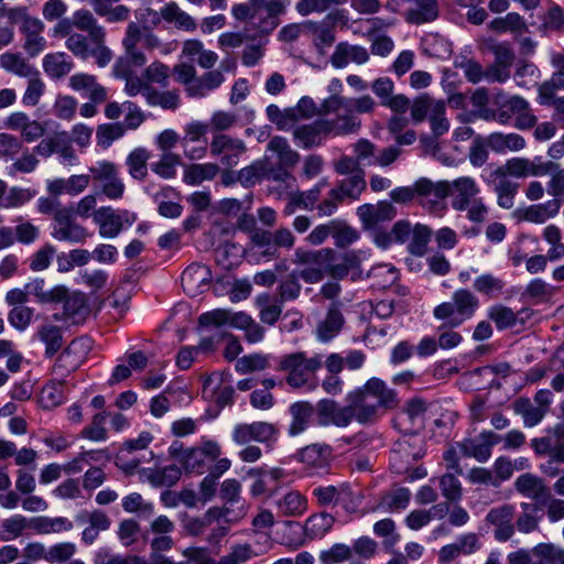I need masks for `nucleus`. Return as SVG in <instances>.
Masks as SVG:
<instances>
[{"label": "nucleus", "instance_id": "f257e3e1", "mask_svg": "<svg viewBox=\"0 0 564 564\" xmlns=\"http://www.w3.org/2000/svg\"><path fill=\"white\" fill-rule=\"evenodd\" d=\"M323 366V356L307 357L303 351L284 355L280 358L279 370L286 373L285 381L292 388H315L316 372Z\"/></svg>", "mask_w": 564, "mask_h": 564}, {"label": "nucleus", "instance_id": "f03ea898", "mask_svg": "<svg viewBox=\"0 0 564 564\" xmlns=\"http://www.w3.org/2000/svg\"><path fill=\"white\" fill-rule=\"evenodd\" d=\"M169 454L186 473L202 475L207 463L214 462L221 455V447L213 440H204L193 447H184L182 443L174 442L169 447Z\"/></svg>", "mask_w": 564, "mask_h": 564}, {"label": "nucleus", "instance_id": "7ed1b4c3", "mask_svg": "<svg viewBox=\"0 0 564 564\" xmlns=\"http://www.w3.org/2000/svg\"><path fill=\"white\" fill-rule=\"evenodd\" d=\"M11 24L19 25L23 36V50L30 57L39 56L46 48V39L43 36L45 25L42 20L32 17L25 7L10 8L6 12Z\"/></svg>", "mask_w": 564, "mask_h": 564}, {"label": "nucleus", "instance_id": "20e7f679", "mask_svg": "<svg viewBox=\"0 0 564 564\" xmlns=\"http://www.w3.org/2000/svg\"><path fill=\"white\" fill-rule=\"evenodd\" d=\"M479 306L477 296L467 289L456 290L452 302H443L434 307L433 316L446 322L448 327H458L470 319Z\"/></svg>", "mask_w": 564, "mask_h": 564}, {"label": "nucleus", "instance_id": "39448f33", "mask_svg": "<svg viewBox=\"0 0 564 564\" xmlns=\"http://www.w3.org/2000/svg\"><path fill=\"white\" fill-rule=\"evenodd\" d=\"M209 151L213 156L219 159L224 167L232 169L238 165L240 158L246 153L247 145L241 139L225 133H215L209 143Z\"/></svg>", "mask_w": 564, "mask_h": 564}, {"label": "nucleus", "instance_id": "423d86ee", "mask_svg": "<svg viewBox=\"0 0 564 564\" xmlns=\"http://www.w3.org/2000/svg\"><path fill=\"white\" fill-rule=\"evenodd\" d=\"M93 219L98 225L102 238H115L123 229L124 224L132 225L137 216L128 210L117 212L110 206H104L93 213Z\"/></svg>", "mask_w": 564, "mask_h": 564}, {"label": "nucleus", "instance_id": "0eeeda50", "mask_svg": "<svg viewBox=\"0 0 564 564\" xmlns=\"http://www.w3.org/2000/svg\"><path fill=\"white\" fill-rule=\"evenodd\" d=\"M90 350V343L86 338L73 340L68 347L58 356L53 372L56 377H66L75 371L85 360Z\"/></svg>", "mask_w": 564, "mask_h": 564}, {"label": "nucleus", "instance_id": "6e6552de", "mask_svg": "<svg viewBox=\"0 0 564 564\" xmlns=\"http://www.w3.org/2000/svg\"><path fill=\"white\" fill-rule=\"evenodd\" d=\"M203 398L219 406H225L232 401L234 389L224 372H213L203 381Z\"/></svg>", "mask_w": 564, "mask_h": 564}, {"label": "nucleus", "instance_id": "1a4fd4ad", "mask_svg": "<svg viewBox=\"0 0 564 564\" xmlns=\"http://www.w3.org/2000/svg\"><path fill=\"white\" fill-rule=\"evenodd\" d=\"M351 108L352 113H372L377 107L375 99L369 95H362L356 98H345L339 95H332L322 104L324 115L335 113L341 108Z\"/></svg>", "mask_w": 564, "mask_h": 564}, {"label": "nucleus", "instance_id": "9d476101", "mask_svg": "<svg viewBox=\"0 0 564 564\" xmlns=\"http://www.w3.org/2000/svg\"><path fill=\"white\" fill-rule=\"evenodd\" d=\"M416 195L422 197V203L432 210L444 209L443 200L451 194V183L447 181L432 182L421 178L415 182Z\"/></svg>", "mask_w": 564, "mask_h": 564}, {"label": "nucleus", "instance_id": "9b49d317", "mask_svg": "<svg viewBox=\"0 0 564 564\" xmlns=\"http://www.w3.org/2000/svg\"><path fill=\"white\" fill-rule=\"evenodd\" d=\"M132 67H135L131 62L124 58H118L113 65V75L118 78L124 79V93L129 97H135L142 94L147 99L148 91L152 87L148 84L147 79L134 74Z\"/></svg>", "mask_w": 564, "mask_h": 564}, {"label": "nucleus", "instance_id": "f8f14e48", "mask_svg": "<svg viewBox=\"0 0 564 564\" xmlns=\"http://www.w3.org/2000/svg\"><path fill=\"white\" fill-rule=\"evenodd\" d=\"M501 436L486 431L479 434L476 438L464 440L459 444L463 455L474 457L478 462H486L491 456V448L501 441Z\"/></svg>", "mask_w": 564, "mask_h": 564}, {"label": "nucleus", "instance_id": "ddd939ff", "mask_svg": "<svg viewBox=\"0 0 564 564\" xmlns=\"http://www.w3.org/2000/svg\"><path fill=\"white\" fill-rule=\"evenodd\" d=\"M354 419L350 406L339 408L332 400H322L317 404V420L323 426L334 424L339 427L347 426Z\"/></svg>", "mask_w": 564, "mask_h": 564}, {"label": "nucleus", "instance_id": "4468645a", "mask_svg": "<svg viewBox=\"0 0 564 564\" xmlns=\"http://www.w3.org/2000/svg\"><path fill=\"white\" fill-rule=\"evenodd\" d=\"M275 435V429L267 422H254L251 424H238L232 432L234 441L243 445L251 441L269 442Z\"/></svg>", "mask_w": 564, "mask_h": 564}, {"label": "nucleus", "instance_id": "2eb2a0df", "mask_svg": "<svg viewBox=\"0 0 564 564\" xmlns=\"http://www.w3.org/2000/svg\"><path fill=\"white\" fill-rule=\"evenodd\" d=\"M357 392L386 410L393 409L398 405L395 392L389 389L382 380L377 378L368 380Z\"/></svg>", "mask_w": 564, "mask_h": 564}, {"label": "nucleus", "instance_id": "dca6fc26", "mask_svg": "<svg viewBox=\"0 0 564 564\" xmlns=\"http://www.w3.org/2000/svg\"><path fill=\"white\" fill-rule=\"evenodd\" d=\"M513 514L514 507L511 505H502L488 512L486 520L496 527L495 536L498 541H508L513 535Z\"/></svg>", "mask_w": 564, "mask_h": 564}, {"label": "nucleus", "instance_id": "f3484780", "mask_svg": "<svg viewBox=\"0 0 564 564\" xmlns=\"http://www.w3.org/2000/svg\"><path fill=\"white\" fill-rule=\"evenodd\" d=\"M68 85L74 91L86 94L93 102L101 104L107 99V89L94 75L76 73L69 77Z\"/></svg>", "mask_w": 564, "mask_h": 564}, {"label": "nucleus", "instance_id": "a211bd4d", "mask_svg": "<svg viewBox=\"0 0 564 564\" xmlns=\"http://www.w3.org/2000/svg\"><path fill=\"white\" fill-rule=\"evenodd\" d=\"M357 215L366 228H372L382 221L393 219L397 210L391 203L382 200L376 205L364 204L359 206Z\"/></svg>", "mask_w": 564, "mask_h": 564}, {"label": "nucleus", "instance_id": "6ab92c4d", "mask_svg": "<svg viewBox=\"0 0 564 564\" xmlns=\"http://www.w3.org/2000/svg\"><path fill=\"white\" fill-rule=\"evenodd\" d=\"M144 33L145 32L141 30L139 24L135 22H130L127 26L126 35L122 40L126 54L120 58H124L131 62L135 67H141L147 63L144 53L138 48V44L140 42L143 43Z\"/></svg>", "mask_w": 564, "mask_h": 564}, {"label": "nucleus", "instance_id": "aec40b11", "mask_svg": "<svg viewBox=\"0 0 564 564\" xmlns=\"http://www.w3.org/2000/svg\"><path fill=\"white\" fill-rule=\"evenodd\" d=\"M341 109L344 110V113H338L339 111H337L335 112V118L323 119L328 135H348L356 133L360 129L361 121L356 115L352 113V109L349 107Z\"/></svg>", "mask_w": 564, "mask_h": 564}, {"label": "nucleus", "instance_id": "412c9836", "mask_svg": "<svg viewBox=\"0 0 564 564\" xmlns=\"http://www.w3.org/2000/svg\"><path fill=\"white\" fill-rule=\"evenodd\" d=\"M212 279L208 267L203 264H192L182 274V285L184 291L191 296L200 294Z\"/></svg>", "mask_w": 564, "mask_h": 564}, {"label": "nucleus", "instance_id": "4be33fe9", "mask_svg": "<svg viewBox=\"0 0 564 564\" xmlns=\"http://www.w3.org/2000/svg\"><path fill=\"white\" fill-rule=\"evenodd\" d=\"M455 191L452 200V207L457 212H463L468 207V203L473 202L479 193L476 181L469 176L458 177L451 183V189Z\"/></svg>", "mask_w": 564, "mask_h": 564}, {"label": "nucleus", "instance_id": "5701e85b", "mask_svg": "<svg viewBox=\"0 0 564 564\" xmlns=\"http://www.w3.org/2000/svg\"><path fill=\"white\" fill-rule=\"evenodd\" d=\"M561 208L560 199H552L544 204L531 205L524 209L517 210L520 220L534 224H543L554 217Z\"/></svg>", "mask_w": 564, "mask_h": 564}, {"label": "nucleus", "instance_id": "b1692460", "mask_svg": "<svg viewBox=\"0 0 564 564\" xmlns=\"http://www.w3.org/2000/svg\"><path fill=\"white\" fill-rule=\"evenodd\" d=\"M294 139L303 148H312L322 144L323 140L328 137L323 119L313 123L297 127L293 132Z\"/></svg>", "mask_w": 564, "mask_h": 564}, {"label": "nucleus", "instance_id": "393cba45", "mask_svg": "<svg viewBox=\"0 0 564 564\" xmlns=\"http://www.w3.org/2000/svg\"><path fill=\"white\" fill-rule=\"evenodd\" d=\"M368 59L369 54L365 47L347 43H339L330 57L332 64L336 68H343L349 62L365 64Z\"/></svg>", "mask_w": 564, "mask_h": 564}, {"label": "nucleus", "instance_id": "a878e982", "mask_svg": "<svg viewBox=\"0 0 564 564\" xmlns=\"http://www.w3.org/2000/svg\"><path fill=\"white\" fill-rule=\"evenodd\" d=\"M161 15L163 21L173 24L178 30L193 32L197 28L195 19L174 1L167 2L161 8Z\"/></svg>", "mask_w": 564, "mask_h": 564}, {"label": "nucleus", "instance_id": "bb28decb", "mask_svg": "<svg viewBox=\"0 0 564 564\" xmlns=\"http://www.w3.org/2000/svg\"><path fill=\"white\" fill-rule=\"evenodd\" d=\"M414 6L405 13V19L409 23L421 25L431 23L438 17V2L437 0H413Z\"/></svg>", "mask_w": 564, "mask_h": 564}, {"label": "nucleus", "instance_id": "cd10ccee", "mask_svg": "<svg viewBox=\"0 0 564 564\" xmlns=\"http://www.w3.org/2000/svg\"><path fill=\"white\" fill-rule=\"evenodd\" d=\"M72 58L64 52L48 53L43 57L42 67L45 74L53 79H61L73 69Z\"/></svg>", "mask_w": 564, "mask_h": 564}, {"label": "nucleus", "instance_id": "c85d7f7f", "mask_svg": "<svg viewBox=\"0 0 564 564\" xmlns=\"http://www.w3.org/2000/svg\"><path fill=\"white\" fill-rule=\"evenodd\" d=\"M140 474L154 487H172L181 478L182 469L176 465H169L162 468H143Z\"/></svg>", "mask_w": 564, "mask_h": 564}, {"label": "nucleus", "instance_id": "c756f323", "mask_svg": "<svg viewBox=\"0 0 564 564\" xmlns=\"http://www.w3.org/2000/svg\"><path fill=\"white\" fill-rule=\"evenodd\" d=\"M275 507L283 517H301L307 510V500L300 491L290 490L275 501Z\"/></svg>", "mask_w": 564, "mask_h": 564}, {"label": "nucleus", "instance_id": "7c9ffc66", "mask_svg": "<svg viewBox=\"0 0 564 564\" xmlns=\"http://www.w3.org/2000/svg\"><path fill=\"white\" fill-rule=\"evenodd\" d=\"M28 295L32 294L40 303H62L63 297L66 295V286L56 285L51 290L45 289V281L43 279H34L25 284Z\"/></svg>", "mask_w": 564, "mask_h": 564}, {"label": "nucleus", "instance_id": "2f4dec72", "mask_svg": "<svg viewBox=\"0 0 564 564\" xmlns=\"http://www.w3.org/2000/svg\"><path fill=\"white\" fill-rule=\"evenodd\" d=\"M326 184V181L322 180L310 191L290 193V203L285 207V213L292 215L296 207L312 209L319 197L322 188L325 187Z\"/></svg>", "mask_w": 564, "mask_h": 564}, {"label": "nucleus", "instance_id": "473e14b6", "mask_svg": "<svg viewBox=\"0 0 564 564\" xmlns=\"http://www.w3.org/2000/svg\"><path fill=\"white\" fill-rule=\"evenodd\" d=\"M218 173L220 167L216 163H194L185 167L183 180L188 185H199L215 178Z\"/></svg>", "mask_w": 564, "mask_h": 564}, {"label": "nucleus", "instance_id": "72a5a7b5", "mask_svg": "<svg viewBox=\"0 0 564 564\" xmlns=\"http://www.w3.org/2000/svg\"><path fill=\"white\" fill-rule=\"evenodd\" d=\"M336 251L330 248H323L319 250H306L297 248L294 251L293 263L297 265H323L335 259Z\"/></svg>", "mask_w": 564, "mask_h": 564}, {"label": "nucleus", "instance_id": "f704fd0d", "mask_svg": "<svg viewBox=\"0 0 564 564\" xmlns=\"http://www.w3.org/2000/svg\"><path fill=\"white\" fill-rule=\"evenodd\" d=\"M73 21L77 30L87 32L90 35V42H100L106 36L104 28L98 25L97 20L88 10L75 11Z\"/></svg>", "mask_w": 564, "mask_h": 564}, {"label": "nucleus", "instance_id": "c9c22d12", "mask_svg": "<svg viewBox=\"0 0 564 564\" xmlns=\"http://www.w3.org/2000/svg\"><path fill=\"white\" fill-rule=\"evenodd\" d=\"M0 67L20 77H29L36 69L20 53L6 52L0 55Z\"/></svg>", "mask_w": 564, "mask_h": 564}, {"label": "nucleus", "instance_id": "e433bc0d", "mask_svg": "<svg viewBox=\"0 0 564 564\" xmlns=\"http://www.w3.org/2000/svg\"><path fill=\"white\" fill-rule=\"evenodd\" d=\"M495 102L498 106V119L501 123L508 122L513 116L517 117L529 106V102L520 96H513L503 100L501 93L497 94Z\"/></svg>", "mask_w": 564, "mask_h": 564}, {"label": "nucleus", "instance_id": "4c0bfd02", "mask_svg": "<svg viewBox=\"0 0 564 564\" xmlns=\"http://www.w3.org/2000/svg\"><path fill=\"white\" fill-rule=\"evenodd\" d=\"M224 83V76L220 70L205 73L202 77H196L193 85L188 87V97L202 98L208 91L219 87Z\"/></svg>", "mask_w": 564, "mask_h": 564}, {"label": "nucleus", "instance_id": "58836bf2", "mask_svg": "<svg viewBox=\"0 0 564 564\" xmlns=\"http://www.w3.org/2000/svg\"><path fill=\"white\" fill-rule=\"evenodd\" d=\"M290 412L292 415V422L290 424L289 432L291 435H297L307 427L314 414V408L310 402L301 401L292 404Z\"/></svg>", "mask_w": 564, "mask_h": 564}, {"label": "nucleus", "instance_id": "ea45409f", "mask_svg": "<svg viewBox=\"0 0 564 564\" xmlns=\"http://www.w3.org/2000/svg\"><path fill=\"white\" fill-rule=\"evenodd\" d=\"M344 317L338 308L330 307L326 318L321 322L316 328V337L321 341H328L334 338L340 330Z\"/></svg>", "mask_w": 564, "mask_h": 564}, {"label": "nucleus", "instance_id": "a19ab883", "mask_svg": "<svg viewBox=\"0 0 564 564\" xmlns=\"http://www.w3.org/2000/svg\"><path fill=\"white\" fill-rule=\"evenodd\" d=\"M300 460L308 467L322 468L328 464L330 448L327 445L312 444L304 447L300 454Z\"/></svg>", "mask_w": 564, "mask_h": 564}, {"label": "nucleus", "instance_id": "79ce46f5", "mask_svg": "<svg viewBox=\"0 0 564 564\" xmlns=\"http://www.w3.org/2000/svg\"><path fill=\"white\" fill-rule=\"evenodd\" d=\"M421 441L416 437H403L399 440L393 448L395 458L410 464L423 456L420 445Z\"/></svg>", "mask_w": 564, "mask_h": 564}, {"label": "nucleus", "instance_id": "37998d69", "mask_svg": "<svg viewBox=\"0 0 564 564\" xmlns=\"http://www.w3.org/2000/svg\"><path fill=\"white\" fill-rule=\"evenodd\" d=\"M514 487L518 492L530 499H538L545 491L543 480L529 473L519 476L514 481Z\"/></svg>", "mask_w": 564, "mask_h": 564}, {"label": "nucleus", "instance_id": "c03bdc74", "mask_svg": "<svg viewBox=\"0 0 564 564\" xmlns=\"http://www.w3.org/2000/svg\"><path fill=\"white\" fill-rule=\"evenodd\" d=\"M447 510L446 505L442 503L433 506L430 510H413L405 518V523L411 530L416 531L427 525L434 517L442 518Z\"/></svg>", "mask_w": 564, "mask_h": 564}, {"label": "nucleus", "instance_id": "a18cd8bd", "mask_svg": "<svg viewBox=\"0 0 564 564\" xmlns=\"http://www.w3.org/2000/svg\"><path fill=\"white\" fill-rule=\"evenodd\" d=\"M488 145L496 152L519 151L524 148L525 141L517 133H492L488 138Z\"/></svg>", "mask_w": 564, "mask_h": 564}, {"label": "nucleus", "instance_id": "49530a36", "mask_svg": "<svg viewBox=\"0 0 564 564\" xmlns=\"http://www.w3.org/2000/svg\"><path fill=\"white\" fill-rule=\"evenodd\" d=\"M90 180L99 184L100 189L104 185L110 183L117 176H119V169L117 164L108 160L97 161L89 169Z\"/></svg>", "mask_w": 564, "mask_h": 564}, {"label": "nucleus", "instance_id": "de8ad7c7", "mask_svg": "<svg viewBox=\"0 0 564 564\" xmlns=\"http://www.w3.org/2000/svg\"><path fill=\"white\" fill-rule=\"evenodd\" d=\"M352 403L354 405L350 408L354 411V417L362 424L375 421L378 416L379 409H382L380 405L375 404V402L366 399L358 392H356Z\"/></svg>", "mask_w": 564, "mask_h": 564}, {"label": "nucleus", "instance_id": "09e8293b", "mask_svg": "<svg viewBox=\"0 0 564 564\" xmlns=\"http://www.w3.org/2000/svg\"><path fill=\"white\" fill-rule=\"evenodd\" d=\"M52 237L58 241L78 243L84 242L89 237V234L85 227L73 220L62 227H54Z\"/></svg>", "mask_w": 564, "mask_h": 564}, {"label": "nucleus", "instance_id": "8fccbe9b", "mask_svg": "<svg viewBox=\"0 0 564 564\" xmlns=\"http://www.w3.org/2000/svg\"><path fill=\"white\" fill-rule=\"evenodd\" d=\"M147 102L150 106H159L165 110H176L180 107V93L177 90H156L152 87L148 91Z\"/></svg>", "mask_w": 564, "mask_h": 564}, {"label": "nucleus", "instance_id": "3c124183", "mask_svg": "<svg viewBox=\"0 0 564 564\" xmlns=\"http://www.w3.org/2000/svg\"><path fill=\"white\" fill-rule=\"evenodd\" d=\"M443 100L432 98L427 94L416 97L411 104V118L414 122H422L430 117V113L438 110Z\"/></svg>", "mask_w": 564, "mask_h": 564}, {"label": "nucleus", "instance_id": "603ef678", "mask_svg": "<svg viewBox=\"0 0 564 564\" xmlns=\"http://www.w3.org/2000/svg\"><path fill=\"white\" fill-rule=\"evenodd\" d=\"M45 89L46 85L36 70L33 75L29 76L26 87L22 95V104L25 107L37 106Z\"/></svg>", "mask_w": 564, "mask_h": 564}, {"label": "nucleus", "instance_id": "864d4df0", "mask_svg": "<svg viewBox=\"0 0 564 564\" xmlns=\"http://www.w3.org/2000/svg\"><path fill=\"white\" fill-rule=\"evenodd\" d=\"M268 150L278 154L280 164L283 166H294L300 160L299 153L292 150L288 141L281 137L272 138L268 143Z\"/></svg>", "mask_w": 564, "mask_h": 564}, {"label": "nucleus", "instance_id": "5fc2aeb1", "mask_svg": "<svg viewBox=\"0 0 564 564\" xmlns=\"http://www.w3.org/2000/svg\"><path fill=\"white\" fill-rule=\"evenodd\" d=\"M150 153L143 148L134 149L127 158L129 174L135 180H143L148 175V161Z\"/></svg>", "mask_w": 564, "mask_h": 564}, {"label": "nucleus", "instance_id": "6e6d98bb", "mask_svg": "<svg viewBox=\"0 0 564 564\" xmlns=\"http://www.w3.org/2000/svg\"><path fill=\"white\" fill-rule=\"evenodd\" d=\"M64 316L66 318L80 319L87 312L86 299L83 293H69L66 288V295L63 297Z\"/></svg>", "mask_w": 564, "mask_h": 564}, {"label": "nucleus", "instance_id": "4d7b16f0", "mask_svg": "<svg viewBox=\"0 0 564 564\" xmlns=\"http://www.w3.org/2000/svg\"><path fill=\"white\" fill-rule=\"evenodd\" d=\"M30 527V520L21 514H15L1 522L0 540L8 542L22 535Z\"/></svg>", "mask_w": 564, "mask_h": 564}, {"label": "nucleus", "instance_id": "13d9d810", "mask_svg": "<svg viewBox=\"0 0 564 564\" xmlns=\"http://www.w3.org/2000/svg\"><path fill=\"white\" fill-rule=\"evenodd\" d=\"M432 236L430 227L416 224L413 226V231L408 246L409 251L414 256H423L427 251V245Z\"/></svg>", "mask_w": 564, "mask_h": 564}, {"label": "nucleus", "instance_id": "bf43d9fd", "mask_svg": "<svg viewBox=\"0 0 564 564\" xmlns=\"http://www.w3.org/2000/svg\"><path fill=\"white\" fill-rule=\"evenodd\" d=\"M258 554L249 543H240L231 546L230 552L218 560V564H245Z\"/></svg>", "mask_w": 564, "mask_h": 564}, {"label": "nucleus", "instance_id": "052dcab7", "mask_svg": "<svg viewBox=\"0 0 564 564\" xmlns=\"http://www.w3.org/2000/svg\"><path fill=\"white\" fill-rule=\"evenodd\" d=\"M334 522L335 519L328 513L314 514L306 520L304 530L311 539L323 536L332 529Z\"/></svg>", "mask_w": 564, "mask_h": 564}, {"label": "nucleus", "instance_id": "680f3d73", "mask_svg": "<svg viewBox=\"0 0 564 564\" xmlns=\"http://www.w3.org/2000/svg\"><path fill=\"white\" fill-rule=\"evenodd\" d=\"M268 163L265 160L254 161L237 173V181L243 186H251L267 175Z\"/></svg>", "mask_w": 564, "mask_h": 564}, {"label": "nucleus", "instance_id": "e2e57ef3", "mask_svg": "<svg viewBox=\"0 0 564 564\" xmlns=\"http://www.w3.org/2000/svg\"><path fill=\"white\" fill-rule=\"evenodd\" d=\"M94 564H148L139 555L113 554L108 549H100L94 555Z\"/></svg>", "mask_w": 564, "mask_h": 564}, {"label": "nucleus", "instance_id": "0e129e2a", "mask_svg": "<svg viewBox=\"0 0 564 564\" xmlns=\"http://www.w3.org/2000/svg\"><path fill=\"white\" fill-rule=\"evenodd\" d=\"M181 164V156L173 152H165L160 156V160L152 165V170L162 178H174L176 175V167Z\"/></svg>", "mask_w": 564, "mask_h": 564}, {"label": "nucleus", "instance_id": "69168bd1", "mask_svg": "<svg viewBox=\"0 0 564 564\" xmlns=\"http://www.w3.org/2000/svg\"><path fill=\"white\" fill-rule=\"evenodd\" d=\"M121 506L128 513L151 516L154 512L153 503L147 501L139 492H131L124 496L121 500Z\"/></svg>", "mask_w": 564, "mask_h": 564}, {"label": "nucleus", "instance_id": "338daca9", "mask_svg": "<svg viewBox=\"0 0 564 564\" xmlns=\"http://www.w3.org/2000/svg\"><path fill=\"white\" fill-rule=\"evenodd\" d=\"M543 238L551 245L547 257L550 260H557L564 257V243L562 242V234L557 226L549 225L543 230Z\"/></svg>", "mask_w": 564, "mask_h": 564}, {"label": "nucleus", "instance_id": "774afa93", "mask_svg": "<svg viewBox=\"0 0 564 564\" xmlns=\"http://www.w3.org/2000/svg\"><path fill=\"white\" fill-rule=\"evenodd\" d=\"M351 556L352 550L349 545L336 543L321 553L319 561L322 564H338L350 560Z\"/></svg>", "mask_w": 564, "mask_h": 564}]
</instances>
